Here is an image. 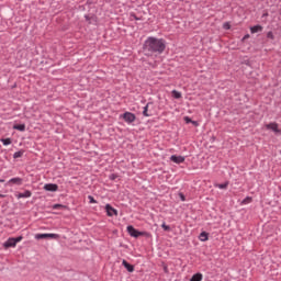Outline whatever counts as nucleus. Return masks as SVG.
<instances>
[{
	"mask_svg": "<svg viewBox=\"0 0 281 281\" xmlns=\"http://www.w3.org/2000/svg\"><path fill=\"white\" fill-rule=\"evenodd\" d=\"M144 49L157 54H164V52H166V42H164L161 38L158 40L156 37H148L145 41Z\"/></svg>",
	"mask_w": 281,
	"mask_h": 281,
	"instance_id": "nucleus-1",
	"label": "nucleus"
},
{
	"mask_svg": "<svg viewBox=\"0 0 281 281\" xmlns=\"http://www.w3.org/2000/svg\"><path fill=\"white\" fill-rule=\"evenodd\" d=\"M23 240V236L19 237H10L7 241L3 243L4 249H10V247H16V243H21Z\"/></svg>",
	"mask_w": 281,
	"mask_h": 281,
	"instance_id": "nucleus-2",
	"label": "nucleus"
},
{
	"mask_svg": "<svg viewBox=\"0 0 281 281\" xmlns=\"http://www.w3.org/2000/svg\"><path fill=\"white\" fill-rule=\"evenodd\" d=\"M127 234H130V236H132L133 238H139V236H146L147 233L139 232V231L135 229V227L130 225V226H127Z\"/></svg>",
	"mask_w": 281,
	"mask_h": 281,
	"instance_id": "nucleus-3",
	"label": "nucleus"
},
{
	"mask_svg": "<svg viewBox=\"0 0 281 281\" xmlns=\"http://www.w3.org/2000/svg\"><path fill=\"white\" fill-rule=\"evenodd\" d=\"M122 117L125 122H127V124H133V122H135V120H137V116L132 112H125L122 115Z\"/></svg>",
	"mask_w": 281,
	"mask_h": 281,
	"instance_id": "nucleus-4",
	"label": "nucleus"
},
{
	"mask_svg": "<svg viewBox=\"0 0 281 281\" xmlns=\"http://www.w3.org/2000/svg\"><path fill=\"white\" fill-rule=\"evenodd\" d=\"M266 128H268V131H273L277 135H281V130L278 127V123L276 122L267 124Z\"/></svg>",
	"mask_w": 281,
	"mask_h": 281,
	"instance_id": "nucleus-5",
	"label": "nucleus"
},
{
	"mask_svg": "<svg viewBox=\"0 0 281 281\" xmlns=\"http://www.w3.org/2000/svg\"><path fill=\"white\" fill-rule=\"evenodd\" d=\"M105 212L108 216H117V210H115L111 204L105 205Z\"/></svg>",
	"mask_w": 281,
	"mask_h": 281,
	"instance_id": "nucleus-6",
	"label": "nucleus"
},
{
	"mask_svg": "<svg viewBox=\"0 0 281 281\" xmlns=\"http://www.w3.org/2000/svg\"><path fill=\"white\" fill-rule=\"evenodd\" d=\"M36 240H42L43 238H58L57 234H37L35 235Z\"/></svg>",
	"mask_w": 281,
	"mask_h": 281,
	"instance_id": "nucleus-7",
	"label": "nucleus"
},
{
	"mask_svg": "<svg viewBox=\"0 0 281 281\" xmlns=\"http://www.w3.org/2000/svg\"><path fill=\"white\" fill-rule=\"evenodd\" d=\"M44 190H46V192H58V184H54V183L45 184Z\"/></svg>",
	"mask_w": 281,
	"mask_h": 281,
	"instance_id": "nucleus-8",
	"label": "nucleus"
},
{
	"mask_svg": "<svg viewBox=\"0 0 281 281\" xmlns=\"http://www.w3.org/2000/svg\"><path fill=\"white\" fill-rule=\"evenodd\" d=\"M170 159L173 161V164H183V161H186V157L177 155H172Z\"/></svg>",
	"mask_w": 281,
	"mask_h": 281,
	"instance_id": "nucleus-9",
	"label": "nucleus"
},
{
	"mask_svg": "<svg viewBox=\"0 0 281 281\" xmlns=\"http://www.w3.org/2000/svg\"><path fill=\"white\" fill-rule=\"evenodd\" d=\"M123 267L128 271V273H133L135 271V267L128 262H126L125 259L122 261Z\"/></svg>",
	"mask_w": 281,
	"mask_h": 281,
	"instance_id": "nucleus-10",
	"label": "nucleus"
},
{
	"mask_svg": "<svg viewBox=\"0 0 281 281\" xmlns=\"http://www.w3.org/2000/svg\"><path fill=\"white\" fill-rule=\"evenodd\" d=\"M30 196H32V191L30 190H26L24 193H19L16 195L18 199H30Z\"/></svg>",
	"mask_w": 281,
	"mask_h": 281,
	"instance_id": "nucleus-11",
	"label": "nucleus"
},
{
	"mask_svg": "<svg viewBox=\"0 0 281 281\" xmlns=\"http://www.w3.org/2000/svg\"><path fill=\"white\" fill-rule=\"evenodd\" d=\"M250 32H251V34H257V32H262V25L257 24L255 26H251Z\"/></svg>",
	"mask_w": 281,
	"mask_h": 281,
	"instance_id": "nucleus-12",
	"label": "nucleus"
},
{
	"mask_svg": "<svg viewBox=\"0 0 281 281\" xmlns=\"http://www.w3.org/2000/svg\"><path fill=\"white\" fill-rule=\"evenodd\" d=\"M9 183H14L15 186H21L23 183L22 178H12L9 180Z\"/></svg>",
	"mask_w": 281,
	"mask_h": 281,
	"instance_id": "nucleus-13",
	"label": "nucleus"
},
{
	"mask_svg": "<svg viewBox=\"0 0 281 281\" xmlns=\"http://www.w3.org/2000/svg\"><path fill=\"white\" fill-rule=\"evenodd\" d=\"M201 280H203V274L201 272L193 274L192 278L190 279V281H201Z\"/></svg>",
	"mask_w": 281,
	"mask_h": 281,
	"instance_id": "nucleus-14",
	"label": "nucleus"
},
{
	"mask_svg": "<svg viewBox=\"0 0 281 281\" xmlns=\"http://www.w3.org/2000/svg\"><path fill=\"white\" fill-rule=\"evenodd\" d=\"M13 128H14V131H21V132H23V131H25V124H15V125L13 126Z\"/></svg>",
	"mask_w": 281,
	"mask_h": 281,
	"instance_id": "nucleus-15",
	"label": "nucleus"
},
{
	"mask_svg": "<svg viewBox=\"0 0 281 281\" xmlns=\"http://www.w3.org/2000/svg\"><path fill=\"white\" fill-rule=\"evenodd\" d=\"M172 98H175L176 100L181 99V92L177 91V90H172Z\"/></svg>",
	"mask_w": 281,
	"mask_h": 281,
	"instance_id": "nucleus-16",
	"label": "nucleus"
},
{
	"mask_svg": "<svg viewBox=\"0 0 281 281\" xmlns=\"http://www.w3.org/2000/svg\"><path fill=\"white\" fill-rule=\"evenodd\" d=\"M207 238H209L207 233L202 232V233L200 234V240H202V243H205V240H207Z\"/></svg>",
	"mask_w": 281,
	"mask_h": 281,
	"instance_id": "nucleus-17",
	"label": "nucleus"
},
{
	"mask_svg": "<svg viewBox=\"0 0 281 281\" xmlns=\"http://www.w3.org/2000/svg\"><path fill=\"white\" fill-rule=\"evenodd\" d=\"M148 106H150V103H147L143 111L145 117H150V114H148Z\"/></svg>",
	"mask_w": 281,
	"mask_h": 281,
	"instance_id": "nucleus-18",
	"label": "nucleus"
},
{
	"mask_svg": "<svg viewBox=\"0 0 281 281\" xmlns=\"http://www.w3.org/2000/svg\"><path fill=\"white\" fill-rule=\"evenodd\" d=\"M227 186H229L228 181L221 183V184H216V188H220V190H225V189H227Z\"/></svg>",
	"mask_w": 281,
	"mask_h": 281,
	"instance_id": "nucleus-19",
	"label": "nucleus"
},
{
	"mask_svg": "<svg viewBox=\"0 0 281 281\" xmlns=\"http://www.w3.org/2000/svg\"><path fill=\"white\" fill-rule=\"evenodd\" d=\"M1 142H2L3 146H10V144H12L11 138H2Z\"/></svg>",
	"mask_w": 281,
	"mask_h": 281,
	"instance_id": "nucleus-20",
	"label": "nucleus"
},
{
	"mask_svg": "<svg viewBox=\"0 0 281 281\" xmlns=\"http://www.w3.org/2000/svg\"><path fill=\"white\" fill-rule=\"evenodd\" d=\"M20 157H23V150L15 151L13 154V159H19Z\"/></svg>",
	"mask_w": 281,
	"mask_h": 281,
	"instance_id": "nucleus-21",
	"label": "nucleus"
},
{
	"mask_svg": "<svg viewBox=\"0 0 281 281\" xmlns=\"http://www.w3.org/2000/svg\"><path fill=\"white\" fill-rule=\"evenodd\" d=\"M67 210V205H63V204H55L53 206V210Z\"/></svg>",
	"mask_w": 281,
	"mask_h": 281,
	"instance_id": "nucleus-22",
	"label": "nucleus"
},
{
	"mask_svg": "<svg viewBox=\"0 0 281 281\" xmlns=\"http://www.w3.org/2000/svg\"><path fill=\"white\" fill-rule=\"evenodd\" d=\"M252 200H254V199H252L251 196H247L246 199H244V200L241 201V205H247V203H251Z\"/></svg>",
	"mask_w": 281,
	"mask_h": 281,
	"instance_id": "nucleus-23",
	"label": "nucleus"
},
{
	"mask_svg": "<svg viewBox=\"0 0 281 281\" xmlns=\"http://www.w3.org/2000/svg\"><path fill=\"white\" fill-rule=\"evenodd\" d=\"M161 227L165 229V232H170V226L166 225V223H164Z\"/></svg>",
	"mask_w": 281,
	"mask_h": 281,
	"instance_id": "nucleus-24",
	"label": "nucleus"
},
{
	"mask_svg": "<svg viewBox=\"0 0 281 281\" xmlns=\"http://www.w3.org/2000/svg\"><path fill=\"white\" fill-rule=\"evenodd\" d=\"M184 122L186 124H192V119H190L189 116H184Z\"/></svg>",
	"mask_w": 281,
	"mask_h": 281,
	"instance_id": "nucleus-25",
	"label": "nucleus"
},
{
	"mask_svg": "<svg viewBox=\"0 0 281 281\" xmlns=\"http://www.w3.org/2000/svg\"><path fill=\"white\" fill-rule=\"evenodd\" d=\"M267 38H271V41H273L274 36H273V32H268L267 34Z\"/></svg>",
	"mask_w": 281,
	"mask_h": 281,
	"instance_id": "nucleus-26",
	"label": "nucleus"
},
{
	"mask_svg": "<svg viewBox=\"0 0 281 281\" xmlns=\"http://www.w3.org/2000/svg\"><path fill=\"white\" fill-rule=\"evenodd\" d=\"M116 178H117V175H115V173H111V175H110V180H111V181H115Z\"/></svg>",
	"mask_w": 281,
	"mask_h": 281,
	"instance_id": "nucleus-27",
	"label": "nucleus"
},
{
	"mask_svg": "<svg viewBox=\"0 0 281 281\" xmlns=\"http://www.w3.org/2000/svg\"><path fill=\"white\" fill-rule=\"evenodd\" d=\"M88 199H89V203H98V201H95V199H93L92 195H89Z\"/></svg>",
	"mask_w": 281,
	"mask_h": 281,
	"instance_id": "nucleus-28",
	"label": "nucleus"
},
{
	"mask_svg": "<svg viewBox=\"0 0 281 281\" xmlns=\"http://www.w3.org/2000/svg\"><path fill=\"white\" fill-rule=\"evenodd\" d=\"M179 198L181 199V201H186V195L183 193H179Z\"/></svg>",
	"mask_w": 281,
	"mask_h": 281,
	"instance_id": "nucleus-29",
	"label": "nucleus"
},
{
	"mask_svg": "<svg viewBox=\"0 0 281 281\" xmlns=\"http://www.w3.org/2000/svg\"><path fill=\"white\" fill-rule=\"evenodd\" d=\"M247 38H249V34H246V35L241 38V43H245V41H247Z\"/></svg>",
	"mask_w": 281,
	"mask_h": 281,
	"instance_id": "nucleus-30",
	"label": "nucleus"
},
{
	"mask_svg": "<svg viewBox=\"0 0 281 281\" xmlns=\"http://www.w3.org/2000/svg\"><path fill=\"white\" fill-rule=\"evenodd\" d=\"M131 16H132L133 19H135V21H139V18H137V15H136L135 13H132Z\"/></svg>",
	"mask_w": 281,
	"mask_h": 281,
	"instance_id": "nucleus-31",
	"label": "nucleus"
},
{
	"mask_svg": "<svg viewBox=\"0 0 281 281\" xmlns=\"http://www.w3.org/2000/svg\"><path fill=\"white\" fill-rule=\"evenodd\" d=\"M191 124H193V126H199V122L196 121H192Z\"/></svg>",
	"mask_w": 281,
	"mask_h": 281,
	"instance_id": "nucleus-32",
	"label": "nucleus"
},
{
	"mask_svg": "<svg viewBox=\"0 0 281 281\" xmlns=\"http://www.w3.org/2000/svg\"><path fill=\"white\" fill-rule=\"evenodd\" d=\"M224 27L225 30H229V24L228 23L224 24Z\"/></svg>",
	"mask_w": 281,
	"mask_h": 281,
	"instance_id": "nucleus-33",
	"label": "nucleus"
},
{
	"mask_svg": "<svg viewBox=\"0 0 281 281\" xmlns=\"http://www.w3.org/2000/svg\"><path fill=\"white\" fill-rule=\"evenodd\" d=\"M164 271H165V273H168V266L164 267Z\"/></svg>",
	"mask_w": 281,
	"mask_h": 281,
	"instance_id": "nucleus-34",
	"label": "nucleus"
},
{
	"mask_svg": "<svg viewBox=\"0 0 281 281\" xmlns=\"http://www.w3.org/2000/svg\"><path fill=\"white\" fill-rule=\"evenodd\" d=\"M0 183H5V180L0 178Z\"/></svg>",
	"mask_w": 281,
	"mask_h": 281,
	"instance_id": "nucleus-35",
	"label": "nucleus"
},
{
	"mask_svg": "<svg viewBox=\"0 0 281 281\" xmlns=\"http://www.w3.org/2000/svg\"><path fill=\"white\" fill-rule=\"evenodd\" d=\"M5 198V195L4 194H0V199H4Z\"/></svg>",
	"mask_w": 281,
	"mask_h": 281,
	"instance_id": "nucleus-36",
	"label": "nucleus"
},
{
	"mask_svg": "<svg viewBox=\"0 0 281 281\" xmlns=\"http://www.w3.org/2000/svg\"><path fill=\"white\" fill-rule=\"evenodd\" d=\"M263 16H269V13H265Z\"/></svg>",
	"mask_w": 281,
	"mask_h": 281,
	"instance_id": "nucleus-37",
	"label": "nucleus"
},
{
	"mask_svg": "<svg viewBox=\"0 0 281 281\" xmlns=\"http://www.w3.org/2000/svg\"><path fill=\"white\" fill-rule=\"evenodd\" d=\"M14 87H16V85L13 86V89H14Z\"/></svg>",
	"mask_w": 281,
	"mask_h": 281,
	"instance_id": "nucleus-38",
	"label": "nucleus"
}]
</instances>
